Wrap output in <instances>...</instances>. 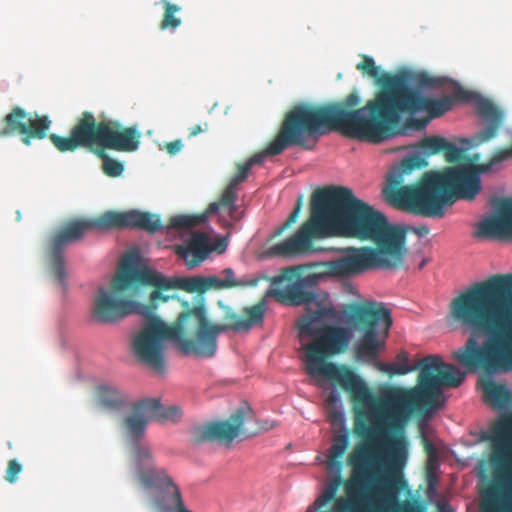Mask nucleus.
I'll return each instance as SVG.
<instances>
[{
	"mask_svg": "<svg viewBox=\"0 0 512 512\" xmlns=\"http://www.w3.org/2000/svg\"><path fill=\"white\" fill-rule=\"evenodd\" d=\"M419 369L416 387L392 390L386 396L383 415L373 410V426L367 424L363 411H357L353 432L364 441L356 444L347 457L350 476L344 481L342 471L333 472V478L315 502L318 508L336 500L335 512H426L418 500L398 501L400 486L404 484L402 470L409 456L403 425L414 411L441 408V387L460 386L466 373L446 364L438 355L423 358Z\"/></svg>",
	"mask_w": 512,
	"mask_h": 512,
	"instance_id": "obj_1",
	"label": "nucleus"
},
{
	"mask_svg": "<svg viewBox=\"0 0 512 512\" xmlns=\"http://www.w3.org/2000/svg\"><path fill=\"white\" fill-rule=\"evenodd\" d=\"M335 236L373 241L375 247L349 249L329 263L333 275L349 277L371 269H400L407 255L406 231L344 186L319 188L311 195L310 216L295 234L272 245L271 256L295 257L320 251L314 240Z\"/></svg>",
	"mask_w": 512,
	"mask_h": 512,
	"instance_id": "obj_2",
	"label": "nucleus"
},
{
	"mask_svg": "<svg viewBox=\"0 0 512 512\" xmlns=\"http://www.w3.org/2000/svg\"><path fill=\"white\" fill-rule=\"evenodd\" d=\"M454 322L471 330L453 359L470 372L512 371V273L470 285L449 305Z\"/></svg>",
	"mask_w": 512,
	"mask_h": 512,
	"instance_id": "obj_3",
	"label": "nucleus"
},
{
	"mask_svg": "<svg viewBox=\"0 0 512 512\" xmlns=\"http://www.w3.org/2000/svg\"><path fill=\"white\" fill-rule=\"evenodd\" d=\"M158 304L148 303V312L140 314L145 321L132 340L135 357L158 373L165 371L167 341L175 342L183 354L210 358L216 353L220 333L229 330L249 332L263 324L266 313V302L262 299L253 306L243 308L241 314L226 312L224 324H213L206 308L199 305L182 312L176 322L167 325L156 315Z\"/></svg>",
	"mask_w": 512,
	"mask_h": 512,
	"instance_id": "obj_4",
	"label": "nucleus"
},
{
	"mask_svg": "<svg viewBox=\"0 0 512 512\" xmlns=\"http://www.w3.org/2000/svg\"><path fill=\"white\" fill-rule=\"evenodd\" d=\"M385 80L389 89L378 92L363 108L355 109L360 103L356 90L338 101L348 138L380 143L396 134L394 129L403 114L426 111L428 117H412L407 121L408 127L422 130L431 119L442 116L454 105L453 96L425 97L419 89L409 86L405 78L385 77Z\"/></svg>",
	"mask_w": 512,
	"mask_h": 512,
	"instance_id": "obj_5",
	"label": "nucleus"
},
{
	"mask_svg": "<svg viewBox=\"0 0 512 512\" xmlns=\"http://www.w3.org/2000/svg\"><path fill=\"white\" fill-rule=\"evenodd\" d=\"M493 158L494 155L486 164L465 163L442 171H429L417 183L404 186L405 174L428 164L419 156H409L389 173L383 193L386 200L395 207L415 215L442 218L446 205L460 199H475L481 191L480 175L498 163L493 162Z\"/></svg>",
	"mask_w": 512,
	"mask_h": 512,
	"instance_id": "obj_6",
	"label": "nucleus"
},
{
	"mask_svg": "<svg viewBox=\"0 0 512 512\" xmlns=\"http://www.w3.org/2000/svg\"><path fill=\"white\" fill-rule=\"evenodd\" d=\"M336 316L332 305H325L298 322L300 336L312 339L304 346L306 372L314 379H325L345 389L351 396L356 413L363 411L366 415L370 409L372 414L376 410L383 415L385 411L382 413L375 407L376 399L372 391L349 366L327 361L345 353L352 338L349 327L321 323L322 319H334Z\"/></svg>",
	"mask_w": 512,
	"mask_h": 512,
	"instance_id": "obj_7",
	"label": "nucleus"
},
{
	"mask_svg": "<svg viewBox=\"0 0 512 512\" xmlns=\"http://www.w3.org/2000/svg\"><path fill=\"white\" fill-rule=\"evenodd\" d=\"M141 133L136 126L123 127L117 121H97L94 114L84 111L70 130L69 136L50 134L49 139L61 153L85 148L102 160V170L109 177H118L124 171L121 162L112 159L106 150L136 151Z\"/></svg>",
	"mask_w": 512,
	"mask_h": 512,
	"instance_id": "obj_8",
	"label": "nucleus"
},
{
	"mask_svg": "<svg viewBox=\"0 0 512 512\" xmlns=\"http://www.w3.org/2000/svg\"><path fill=\"white\" fill-rule=\"evenodd\" d=\"M140 285L154 288L149 303H165L174 298L161 292L159 272L146 266L139 267L137 258L127 255L121 260L110 288H98L92 306L93 319L102 324H111L131 314L148 312V304L124 296L125 292Z\"/></svg>",
	"mask_w": 512,
	"mask_h": 512,
	"instance_id": "obj_9",
	"label": "nucleus"
},
{
	"mask_svg": "<svg viewBox=\"0 0 512 512\" xmlns=\"http://www.w3.org/2000/svg\"><path fill=\"white\" fill-rule=\"evenodd\" d=\"M348 324L358 331L360 337L354 346L355 357L360 361L373 363L381 372L393 375H405L416 369L408 364L405 352L397 355L401 364L379 362L380 354L385 350L386 339L392 326L391 311L383 303L365 301L351 303L344 310Z\"/></svg>",
	"mask_w": 512,
	"mask_h": 512,
	"instance_id": "obj_10",
	"label": "nucleus"
},
{
	"mask_svg": "<svg viewBox=\"0 0 512 512\" xmlns=\"http://www.w3.org/2000/svg\"><path fill=\"white\" fill-rule=\"evenodd\" d=\"M323 128L336 131L347 137V130L338 102L323 105L300 104L293 107L284 117L276 137L268 144L265 151L256 153L246 162L261 164L266 156L281 154L290 146H301L305 149L306 138L316 134H324Z\"/></svg>",
	"mask_w": 512,
	"mask_h": 512,
	"instance_id": "obj_11",
	"label": "nucleus"
},
{
	"mask_svg": "<svg viewBox=\"0 0 512 512\" xmlns=\"http://www.w3.org/2000/svg\"><path fill=\"white\" fill-rule=\"evenodd\" d=\"M161 227L162 224L159 216L136 210L127 212L109 210L93 219L71 221L55 232L47 243L46 253L51 273L61 285L64 284L66 277L64 249L68 244L81 240L92 229L108 231L138 228L149 233H155Z\"/></svg>",
	"mask_w": 512,
	"mask_h": 512,
	"instance_id": "obj_12",
	"label": "nucleus"
},
{
	"mask_svg": "<svg viewBox=\"0 0 512 512\" xmlns=\"http://www.w3.org/2000/svg\"><path fill=\"white\" fill-rule=\"evenodd\" d=\"M135 480L145 491L155 492L151 503L159 512H193L184 502L180 487L165 468L157 467L151 449L135 444L132 450Z\"/></svg>",
	"mask_w": 512,
	"mask_h": 512,
	"instance_id": "obj_13",
	"label": "nucleus"
},
{
	"mask_svg": "<svg viewBox=\"0 0 512 512\" xmlns=\"http://www.w3.org/2000/svg\"><path fill=\"white\" fill-rule=\"evenodd\" d=\"M51 124L48 115H39L36 112L29 113L23 108L15 106L1 120L0 138L20 135L21 142L29 146L32 140L46 138Z\"/></svg>",
	"mask_w": 512,
	"mask_h": 512,
	"instance_id": "obj_14",
	"label": "nucleus"
},
{
	"mask_svg": "<svg viewBox=\"0 0 512 512\" xmlns=\"http://www.w3.org/2000/svg\"><path fill=\"white\" fill-rule=\"evenodd\" d=\"M284 282L286 285L275 291V296L280 301L290 305H307L315 301L313 287L317 284L316 275L302 277L297 267H289L282 270L273 280L276 285Z\"/></svg>",
	"mask_w": 512,
	"mask_h": 512,
	"instance_id": "obj_15",
	"label": "nucleus"
},
{
	"mask_svg": "<svg viewBox=\"0 0 512 512\" xmlns=\"http://www.w3.org/2000/svg\"><path fill=\"white\" fill-rule=\"evenodd\" d=\"M245 420L246 412L243 409H238L226 420L194 426L190 431V442L194 445L214 441L230 444L240 434L244 433Z\"/></svg>",
	"mask_w": 512,
	"mask_h": 512,
	"instance_id": "obj_16",
	"label": "nucleus"
},
{
	"mask_svg": "<svg viewBox=\"0 0 512 512\" xmlns=\"http://www.w3.org/2000/svg\"><path fill=\"white\" fill-rule=\"evenodd\" d=\"M494 213L477 224L473 237L478 239H512V197L493 204Z\"/></svg>",
	"mask_w": 512,
	"mask_h": 512,
	"instance_id": "obj_17",
	"label": "nucleus"
},
{
	"mask_svg": "<svg viewBox=\"0 0 512 512\" xmlns=\"http://www.w3.org/2000/svg\"><path fill=\"white\" fill-rule=\"evenodd\" d=\"M476 110L479 117L485 123V127L474 134L471 138L463 140L464 143L476 147L494 139L499 132L504 120V113L491 100L479 97L476 102Z\"/></svg>",
	"mask_w": 512,
	"mask_h": 512,
	"instance_id": "obj_18",
	"label": "nucleus"
},
{
	"mask_svg": "<svg viewBox=\"0 0 512 512\" xmlns=\"http://www.w3.org/2000/svg\"><path fill=\"white\" fill-rule=\"evenodd\" d=\"M160 290L162 293L171 289H181L187 293L203 294L208 290L230 289V283H224L217 276H194L168 278L159 273Z\"/></svg>",
	"mask_w": 512,
	"mask_h": 512,
	"instance_id": "obj_19",
	"label": "nucleus"
},
{
	"mask_svg": "<svg viewBox=\"0 0 512 512\" xmlns=\"http://www.w3.org/2000/svg\"><path fill=\"white\" fill-rule=\"evenodd\" d=\"M491 430V461L494 465H497L503 463L512 451V418L507 417L500 420Z\"/></svg>",
	"mask_w": 512,
	"mask_h": 512,
	"instance_id": "obj_20",
	"label": "nucleus"
},
{
	"mask_svg": "<svg viewBox=\"0 0 512 512\" xmlns=\"http://www.w3.org/2000/svg\"><path fill=\"white\" fill-rule=\"evenodd\" d=\"M150 420L152 417L144 399L133 405L132 413L123 419V427L132 440L138 441L144 436Z\"/></svg>",
	"mask_w": 512,
	"mask_h": 512,
	"instance_id": "obj_21",
	"label": "nucleus"
},
{
	"mask_svg": "<svg viewBox=\"0 0 512 512\" xmlns=\"http://www.w3.org/2000/svg\"><path fill=\"white\" fill-rule=\"evenodd\" d=\"M209 253V238L205 233H194L188 242V247L182 256L189 268L199 265Z\"/></svg>",
	"mask_w": 512,
	"mask_h": 512,
	"instance_id": "obj_22",
	"label": "nucleus"
},
{
	"mask_svg": "<svg viewBox=\"0 0 512 512\" xmlns=\"http://www.w3.org/2000/svg\"><path fill=\"white\" fill-rule=\"evenodd\" d=\"M349 433L344 432L333 437L332 445L329 449L326 460V469L328 472H339L343 470L342 459L349 447Z\"/></svg>",
	"mask_w": 512,
	"mask_h": 512,
	"instance_id": "obj_23",
	"label": "nucleus"
},
{
	"mask_svg": "<svg viewBox=\"0 0 512 512\" xmlns=\"http://www.w3.org/2000/svg\"><path fill=\"white\" fill-rule=\"evenodd\" d=\"M483 398L495 408L504 409L512 402V395L507 387L498 384L493 380H487L482 383Z\"/></svg>",
	"mask_w": 512,
	"mask_h": 512,
	"instance_id": "obj_24",
	"label": "nucleus"
},
{
	"mask_svg": "<svg viewBox=\"0 0 512 512\" xmlns=\"http://www.w3.org/2000/svg\"><path fill=\"white\" fill-rule=\"evenodd\" d=\"M99 404L110 410H119L127 404L128 397L117 388L100 385L96 389Z\"/></svg>",
	"mask_w": 512,
	"mask_h": 512,
	"instance_id": "obj_25",
	"label": "nucleus"
},
{
	"mask_svg": "<svg viewBox=\"0 0 512 512\" xmlns=\"http://www.w3.org/2000/svg\"><path fill=\"white\" fill-rule=\"evenodd\" d=\"M236 185L229 182L227 187L224 189L220 199L212 202L208 208L207 213H216L220 210H226L228 215L233 220H238L239 217L236 215Z\"/></svg>",
	"mask_w": 512,
	"mask_h": 512,
	"instance_id": "obj_26",
	"label": "nucleus"
},
{
	"mask_svg": "<svg viewBox=\"0 0 512 512\" xmlns=\"http://www.w3.org/2000/svg\"><path fill=\"white\" fill-rule=\"evenodd\" d=\"M152 420L178 422L182 417V410L175 405L164 407L157 398L145 399Z\"/></svg>",
	"mask_w": 512,
	"mask_h": 512,
	"instance_id": "obj_27",
	"label": "nucleus"
},
{
	"mask_svg": "<svg viewBox=\"0 0 512 512\" xmlns=\"http://www.w3.org/2000/svg\"><path fill=\"white\" fill-rule=\"evenodd\" d=\"M357 70L362 72L363 75H368L369 77L376 80L377 84L382 87L381 91H386L390 86L384 84L385 77L388 78H403L402 76H391L388 73H381L380 68L376 66L374 59L371 56L364 55L362 57V61L359 62L356 66Z\"/></svg>",
	"mask_w": 512,
	"mask_h": 512,
	"instance_id": "obj_28",
	"label": "nucleus"
},
{
	"mask_svg": "<svg viewBox=\"0 0 512 512\" xmlns=\"http://www.w3.org/2000/svg\"><path fill=\"white\" fill-rule=\"evenodd\" d=\"M446 139L442 136H428L424 137L417 145L416 148L419 150L421 155L419 157L426 159L431 155L443 152L446 145ZM427 162V160H425Z\"/></svg>",
	"mask_w": 512,
	"mask_h": 512,
	"instance_id": "obj_29",
	"label": "nucleus"
},
{
	"mask_svg": "<svg viewBox=\"0 0 512 512\" xmlns=\"http://www.w3.org/2000/svg\"><path fill=\"white\" fill-rule=\"evenodd\" d=\"M161 3L163 4V18L160 22V29L161 30H175L178 28L182 21L179 17L176 16V13L180 11V7L176 4L170 3L168 0H161Z\"/></svg>",
	"mask_w": 512,
	"mask_h": 512,
	"instance_id": "obj_30",
	"label": "nucleus"
},
{
	"mask_svg": "<svg viewBox=\"0 0 512 512\" xmlns=\"http://www.w3.org/2000/svg\"><path fill=\"white\" fill-rule=\"evenodd\" d=\"M206 216L200 215H176L169 219L168 227L174 229H190L205 222Z\"/></svg>",
	"mask_w": 512,
	"mask_h": 512,
	"instance_id": "obj_31",
	"label": "nucleus"
},
{
	"mask_svg": "<svg viewBox=\"0 0 512 512\" xmlns=\"http://www.w3.org/2000/svg\"><path fill=\"white\" fill-rule=\"evenodd\" d=\"M499 489L497 486H490L485 492V499L481 503L480 512H499L498 498Z\"/></svg>",
	"mask_w": 512,
	"mask_h": 512,
	"instance_id": "obj_32",
	"label": "nucleus"
},
{
	"mask_svg": "<svg viewBox=\"0 0 512 512\" xmlns=\"http://www.w3.org/2000/svg\"><path fill=\"white\" fill-rule=\"evenodd\" d=\"M222 275L224 276L223 281L224 283H230V288L234 287H244V286H251L255 287L259 283V279H252V280H236L234 271L231 268H226L222 271Z\"/></svg>",
	"mask_w": 512,
	"mask_h": 512,
	"instance_id": "obj_33",
	"label": "nucleus"
},
{
	"mask_svg": "<svg viewBox=\"0 0 512 512\" xmlns=\"http://www.w3.org/2000/svg\"><path fill=\"white\" fill-rule=\"evenodd\" d=\"M302 205H303V196L301 195L299 197L293 211L290 213L287 220L282 224V226L279 227L275 231L274 236H278V235L282 234V232L284 230L288 229L292 224H294L297 221L299 214L301 212V209H302Z\"/></svg>",
	"mask_w": 512,
	"mask_h": 512,
	"instance_id": "obj_34",
	"label": "nucleus"
},
{
	"mask_svg": "<svg viewBox=\"0 0 512 512\" xmlns=\"http://www.w3.org/2000/svg\"><path fill=\"white\" fill-rule=\"evenodd\" d=\"M413 81L422 88H435L443 84L441 79L434 78L424 72L416 74Z\"/></svg>",
	"mask_w": 512,
	"mask_h": 512,
	"instance_id": "obj_35",
	"label": "nucleus"
},
{
	"mask_svg": "<svg viewBox=\"0 0 512 512\" xmlns=\"http://www.w3.org/2000/svg\"><path fill=\"white\" fill-rule=\"evenodd\" d=\"M445 159L449 163H457L463 156V151L454 144L446 141L445 149H443Z\"/></svg>",
	"mask_w": 512,
	"mask_h": 512,
	"instance_id": "obj_36",
	"label": "nucleus"
},
{
	"mask_svg": "<svg viewBox=\"0 0 512 512\" xmlns=\"http://www.w3.org/2000/svg\"><path fill=\"white\" fill-rule=\"evenodd\" d=\"M238 171L237 173L231 178L230 183L234 185H238L239 183L246 180V178L249 175V172L251 170V163H247L246 161L244 163L237 164Z\"/></svg>",
	"mask_w": 512,
	"mask_h": 512,
	"instance_id": "obj_37",
	"label": "nucleus"
},
{
	"mask_svg": "<svg viewBox=\"0 0 512 512\" xmlns=\"http://www.w3.org/2000/svg\"><path fill=\"white\" fill-rule=\"evenodd\" d=\"M21 471L22 465L15 459L10 460L6 471L5 480L9 483H14Z\"/></svg>",
	"mask_w": 512,
	"mask_h": 512,
	"instance_id": "obj_38",
	"label": "nucleus"
},
{
	"mask_svg": "<svg viewBox=\"0 0 512 512\" xmlns=\"http://www.w3.org/2000/svg\"><path fill=\"white\" fill-rule=\"evenodd\" d=\"M421 443L428 457L435 458L437 449L424 432H421Z\"/></svg>",
	"mask_w": 512,
	"mask_h": 512,
	"instance_id": "obj_39",
	"label": "nucleus"
},
{
	"mask_svg": "<svg viewBox=\"0 0 512 512\" xmlns=\"http://www.w3.org/2000/svg\"><path fill=\"white\" fill-rule=\"evenodd\" d=\"M183 144L181 140H174L165 144V150L170 155H175L181 151Z\"/></svg>",
	"mask_w": 512,
	"mask_h": 512,
	"instance_id": "obj_40",
	"label": "nucleus"
},
{
	"mask_svg": "<svg viewBox=\"0 0 512 512\" xmlns=\"http://www.w3.org/2000/svg\"><path fill=\"white\" fill-rule=\"evenodd\" d=\"M439 467L437 456L435 458L428 457L427 463H426V470H427V476L430 478L436 471V469Z\"/></svg>",
	"mask_w": 512,
	"mask_h": 512,
	"instance_id": "obj_41",
	"label": "nucleus"
},
{
	"mask_svg": "<svg viewBox=\"0 0 512 512\" xmlns=\"http://www.w3.org/2000/svg\"><path fill=\"white\" fill-rule=\"evenodd\" d=\"M208 130V124L207 123H204L203 126L198 124V125H195V126H192L190 129H189V137H195L197 136L198 134L202 133V132H205Z\"/></svg>",
	"mask_w": 512,
	"mask_h": 512,
	"instance_id": "obj_42",
	"label": "nucleus"
},
{
	"mask_svg": "<svg viewBox=\"0 0 512 512\" xmlns=\"http://www.w3.org/2000/svg\"><path fill=\"white\" fill-rule=\"evenodd\" d=\"M412 230L419 237L426 236L430 233V229L426 225L415 226L412 228Z\"/></svg>",
	"mask_w": 512,
	"mask_h": 512,
	"instance_id": "obj_43",
	"label": "nucleus"
},
{
	"mask_svg": "<svg viewBox=\"0 0 512 512\" xmlns=\"http://www.w3.org/2000/svg\"><path fill=\"white\" fill-rule=\"evenodd\" d=\"M330 419L333 423L342 422L343 421L342 413L339 411H332L330 413Z\"/></svg>",
	"mask_w": 512,
	"mask_h": 512,
	"instance_id": "obj_44",
	"label": "nucleus"
},
{
	"mask_svg": "<svg viewBox=\"0 0 512 512\" xmlns=\"http://www.w3.org/2000/svg\"><path fill=\"white\" fill-rule=\"evenodd\" d=\"M225 249H226V243L224 242V240L219 241V243L216 246V250L219 253H222L225 251Z\"/></svg>",
	"mask_w": 512,
	"mask_h": 512,
	"instance_id": "obj_45",
	"label": "nucleus"
},
{
	"mask_svg": "<svg viewBox=\"0 0 512 512\" xmlns=\"http://www.w3.org/2000/svg\"><path fill=\"white\" fill-rule=\"evenodd\" d=\"M429 262H430L429 258H423L418 265V269L419 270L423 269Z\"/></svg>",
	"mask_w": 512,
	"mask_h": 512,
	"instance_id": "obj_46",
	"label": "nucleus"
},
{
	"mask_svg": "<svg viewBox=\"0 0 512 512\" xmlns=\"http://www.w3.org/2000/svg\"><path fill=\"white\" fill-rule=\"evenodd\" d=\"M327 401L332 404L336 401V396L334 394H330L327 398Z\"/></svg>",
	"mask_w": 512,
	"mask_h": 512,
	"instance_id": "obj_47",
	"label": "nucleus"
}]
</instances>
